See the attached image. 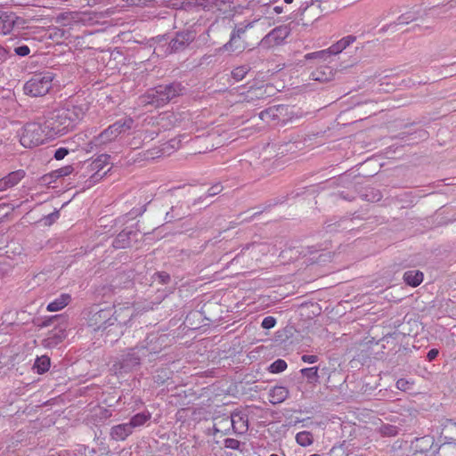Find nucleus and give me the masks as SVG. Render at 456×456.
I'll use <instances>...</instances> for the list:
<instances>
[{"instance_id": "1", "label": "nucleus", "mask_w": 456, "mask_h": 456, "mask_svg": "<svg viewBox=\"0 0 456 456\" xmlns=\"http://www.w3.org/2000/svg\"><path fill=\"white\" fill-rule=\"evenodd\" d=\"M170 343L167 334L152 332L140 341L135 346L126 348L113 364L119 372H130L142 364V361H153L156 356Z\"/></svg>"}, {"instance_id": "2", "label": "nucleus", "mask_w": 456, "mask_h": 456, "mask_svg": "<svg viewBox=\"0 0 456 456\" xmlns=\"http://www.w3.org/2000/svg\"><path fill=\"white\" fill-rule=\"evenodd\" d=\"M89 110L86 102L80 103H66L63 107L50 111L44 122L48 137L62 135L73 130L84 118Z\"/></svg>"}, {"instance_id": "3", "label": "nucleus", "mask_w": 456, "mask_h": 456, "mask_svg": "<svg viewBox=\"0 0 456 456\" xmlns=\"http://www.w3.org/2000/svg\"><path fill=\"white\" fill-rule=\"evenodd\" d=\"M121 312L114 310L112 307H107L103 309H98L93 307L87 315V324L94 331L106 332L109 335L113 331L114 329H121L126 322L120 319L121 313H126L129 319L132 317L131 309L125 308L120 309Z\"/></svg>"}, {"instance_id": "4", "label": "nucleus", "mask_w": 456, "mask_h": 456, "mask_svg": "<svg viewBox=\"0 0 456 456\" xmlns=\"http://www.w3.org/2000/svg\"><path fill=\"white\" fill-rule=\"evenodd\" d=\"M186 87L181 82H173L167 85H159L149 89L140 97V103L142 106L160 108L167 104L175 97L183 95Z\"/></svg>"}, {"instance_id": "5", "label": "nucleus", "mask_w": 456, "mask_h": 456, "mask_svg": "<svg viewBox=\"0 0 456 456\" xmlns=\"http://www.w3.org/2000/svg\"><path fill=\"white\" fill-rule=\"evenodd\" d=\"M53 78L54 75L50 71L33 75L31 78L24 84V94L31 97L45 95L53 86Z\"/></svg>"}, {"instance_id": "6", "label": "nucleus", "mask_w": 456, "mask_h": 456, "mask_svg": "<svg viewBox=\"0 0 456 456\" xmlns=\"http://www.w3.org/2000/svg\"><path fill=\"white\" fill-rule=\"evenodd\" d=\"M50 138L44 124L28 123L23 127L20 142L25 148H33L43 144L45 140Z\"/></svg>"}, {"instance_id": "7", "label": "nucleus", "mask_w": 456, "mask_h": 456, "mask_svg": "<svg viewBox=\"0 0 456 456\" xmlns=\"http://www.w3.org/2000/svg\"><path fill=\"white\" fill-rule=\"evenodd\" d=\"M134 125L132 118H124L118 119L112 125L104 129L98 136L94 137L97 144H105L114 141L118 135L128 132Z\"/></svg>"}, {"instance_id": "8", "label": "nucleus", "mask_w": 456, "mask_h": 456, "mask_svg": "<svg viewBox=\"0 0 456 456\" xmlns=\"http://www.w3.org/2000/svg\"><path fill=\"white\" fill-rule=\"evenodd\" d=\"M252 27L253 22H248L247 24L240 23L235 26L231 33L229 41L225 43L222 47L218 48L217 52H242L246 48L244 36L247 30Z\"/></svg>"}, {"instance_id": "9", "label": "nucleus", "mask_w": 456, "mask_h": 456, "mask_svg": "<svg viewBox=\"0 0 456 456\" xmlns=\"http://www.w3.org/2000/svg\"><path fill=\"white\" fill-rule=\"evenodd\" d=\"M355 40L356 37L354 36H346L342 39L338 40L337 43L330 45L328 49L307 53L305 56V58L306 60L317 58L326 60V58L330 55H337L340 53L343 50H345L347 46L353 44Z\"/></svg>"}, {"instance_id": "10", "label": "nucleus", "mask_w": 456, "mask_h": 456, "mask_svg": "<svg viewBox=\"0 0 456 456\" xmlns=\"http://www.w3.org/2000/svg\"><path fill=\"white\" fill-rule=\"evenodd\" d=\"M110 156L108 154H101L94 160L85 163L84 167L93 174L89 176V186L99 182L102 179L107 173L110 170L109 168L107 171L101 174V171L104 168V167L109 163Z\"/></svg>"}, {"instance_id": "11", "label": "nucleus", "mask_w": 456, "mask_h": 456, "mask_svg": "<svg viewBox=\"0 0 456 456\" xmlns=\"http://www.w3.org/2000/svg\"><path fill=\"white\" fill-rule=\"evenodd\" d=\"M196 38V31L186 29L177 32L169 44L168 48L171 53H178L184 50Z\"/></svg>"}, {"instance_id": "12", "label": "nucleus", "mask_w": 456, "mask_h": 456, "mask_svg": "<svg viewBox=\"0 0 456 456\" xmlns=\"http://www.w3.org/2000/svg\"><path fill=\"white\" fill-rule=\"evenodd\" d=\"M222 2L220 0H183L181 8L185 11H213L219 9Z\"/></svg>"}, {"instance_id": "13", "label": "nucleus", "mask_w": 456, "mask_h": 456, "mask_svg": "<svg viewBox=\"0 0 456 456\" xmlns=\"http://www.w3.org/2000/svg\"><path fill=\"white\" fill-rule=\"evenodd\" d=\"M23 24L24 20L14 12L0 11V33L9 34L15 27L21 28Z\"/></svg>"}, {"instance_id": "14", "label": "nucleus", "mask_w": 456, "mask_h": 456, "mask_svg": "<svg viewBox=\"0 0 456 456\" xmlns=\"http://www.w3.org/2000/svg\"><path fill=\"white\" fill-rule=\"evenodd\" d=\"M289 31L285 27H277L271 30L265 37L261 40L263 47L270 48L278 45L283 42L288 37Z\"/></svg>"}, {"instance_id": "15", "label": "nucleus", "mask_w": 456, "mask_h": 456, "mask_svg": "<svg viewBox=\"0 0 456 456\" xmlns=\"http://www.w3.org/2000/svg\"><path fill=\"white\" fill-rule=\"evenodd\" d=\"M139 230L131 228L123 229L114 239L112 246L117 248H126L131 246L132 240H137V233Z\"/></svg>"}, {"instance_id": "16", "label": "nucleus", "mask_w": 456, "mask_h": 456, "mask_svg": "<svg viewBox=\"0 0 456 456\" xmlns=\"http://www.w3.org/2000/svg\"><path fill=\"white\" fill-rule=\"evenodd\" d=\"M67 337L66 325L54 327L43 340V345L46 347H54L62 342Z\"/></svg>"}, {"instance_id": "17", "label": "nucleus", "mask_w": 456, "mask_h": 456, "mask_svg": "<svg viewBox=\"0 0 456 456\" xmlns=\"http://www.w3.org/2000/svg\"><path fill=\"white\" fill-rule=\"evenodd\" d=\"M435 446V438L432 436L416 437L411 443V448L415 453H427Z\"/></svg>"}, {"instance_id": "18", "label": "nucleus", "mask_w": 456, "mask_h": 456, "mask_svg": "<svg viewBox=\"0 0 456 456\" xmlns=\"http://www.w3.org/2000/svg\"><path fill=\"white\" fill-rule=\"evenodd\" d=\"M230 422L232 429L237 434H244L248 431V416L241 411H233L231 414L230 419H226Z\"/></svg>"}, {"instance_id": "19", "label": "nucleus", "mask_w": 456, "mask_h": 456, "mask_svg": "<svg viewBox=\"0 0 456 456\" xmlns=\"http://www.w3.org/2000/svg\"><path fill=\"white\" fill-rule=\"evenodd\" d=\"M132 433L133 431L126 422L113 426L110 428V436L114 441H125Z\"/></svg>"}, {"instance_id": "20", "label": "nucleus", "mask_w": 456, "mask_h": 456, "mask_svg": "<svg viewBox=\"0 0 456 456\" xmlns=\"http://www.w3.org/2000/svg\"><path fill=\"white\" fill-rule=\"evenodd\" d=\"M25 176V171L19 169L9 173L6 176L0 179V189L4 191L7 188L13 187Z\"/></svg>"}, {"instance_id": "21", "label": "nucleus", "mask_w": 456, "mask_h": 456, "mask_svg": "<svg viewBox=\"0 0 456 456\" xmlns=\"http://www.w3.org/2000/svg\"><path fill=\"white\" fill-rule=\"evenodd\" d=\"M335 71L327 65H321L311 73L313 80L319 82H328L334 78Z\"/></svg>"}, {"instance_id": "22", "label": "nucleus", "mask_w": 456, "mask_h": 456, "mask_svg": "<svg viewBox=\"0 0 456 456\" xmlns=\"http://www.w3.org/2000/svg\"><path fill=\"white\" fill-rule=\"evenodd\" d=\"M269 402L272 404H278L284 402L289 395V391L286 387L275 386L269 390Z\"/></svg>"}, {"instance_id": "23", "label": "nucleus", "mask_w": 456, "mask_h": 456, "mask_svg": "<svg viewBox=\"0 0 456 456\" xmlns=\"http://www.w3.org/2000/svg\"><path fill=\"white\" fill-rule=\"evenodd\" d=\"M286 110L284 105L272 106L259 113V118L265 121L270 122L273 120H280L281 115Z\"/></svg>"}, {"instance_id": "24", "label": "nucleus", "mask_w": 456, "mask_h": 456, "mask_svg": "<svg viewBox=\"0 0 456 456\" xmlns=\"http://www.w3.org/2000/svg\"><path fill=\"white\" fill-rule=\"evenodd\" d=\"M424 274L419 270H410L403 273V281L411 287H418L423 281Z\"/></svg>"}, {"instance_id": "25", "label": "nucleus", "mask_w": 456, "mask_h": 456, "mask_svg": "<svg viewBox=\"0 0 456 456\" xmlns=\"http://www.w3.org/2000/svg\"><path fill=\"white\" fill-rule=\"evenodd\" d=\"M151 201V196H145L142 204L140 208H133L125 216H120L116 220V223H125L126 216L129 218H135L136 216H142L146 211V206Z\"/></svg>"}, {"instance_id": "26", "label": "nucleus", "mask_w": 456, "mask_h": 456, "mask_svg": "<svg viewBox=\"0 0 456 456\" xmlns=\"http://www.w3.org/2000/svg\"><path fill=\"white\" fill-rule=\"evenodd\" d=\"M71 297L69 294H61L59 297L47 305L46 309L49 312H56L64 308L70 302Z\"/></svg>"}, {"instance_id": "27", "label": "nucleus", "mask_w": 456, "mask_h": 456, "mask_svg": "<svg viewBox=\"0 0 456 456\" xmlns=\"http://www.w3.org/2000/svg\"><path fill=\"white\" fill-rule=\"evenodd\" d=\"M151 418V414L149 411H142L134 415L127 424L130 426L132 431L134 428L143 426Z\"/></svg>"}, {"instance_id": "28", "label": "nucleus", "mask_w": 456, "mask_h": 456, "mask_svg": "<svg viewBox=\"0 0 456 456\" xmlns=\"http://www.w3.org/2000/svg\"><path fill=\"white\" fill-rule=\"evenodd\" d=\"M51 366V360L47 355H42L37 357L35 361L33 369L36 370L37 373H45Z\"/></svg>"}, {"instance_id": "29", "label": "nucleus", "mask_w": 456, "mask_h": 456, "mask_svg": "<svg viewBox=\"0 0 456 456\" xmlns=\"http://www.w3.org/2000/svg\"><path fill=\"white\" fill-rule=\"evenodd\" d=\"M267 96V88L264 86L250 89L248 92L245 101L248 102H253L256 100L264 99Z\"/></svg>"}, {"instance_id": "30", "label": "nucleus", "mask_w": 456, "mask_h": 456, "mask_svg": "<svg viewBox=\"0 0 456 456\" xmlns=\"http://www.w3.org/2000/svg\"><path fill=\"white\" fill-rule=\"evenodd\" d=\"M73 171H74L73 167L71 165H68V166L62 167L61 168H58L56 170H53L49 175H45L44 180L46 182L48 176L54 178V179L64 177V176L70 175Z\"/></svg>"}, {"instance_id": "31", "label": "nucleus", "mask_w": 456, "mask_h": 456, "mask_svg": "<svg viewBox=\"0 0 456 456\" xmlns=\"http://www.w3.org/2000/svg\"><path fill=\"white\" fill-rule=\"evenodd\" d=\"M296 442L303 447L311 445L314 443V436L309 431H301L296 435Z\"/></svg>"}, {"instance_id": "32", "label": "nucleus", "mask_w": 456, "mask_h": 456, "mask_svg": "<svg viewBox=\"0 0 456 456\" xmlns=\"http://www.w3.org/2000/svg\"><path fill=\"white\" fill-rule=\"evenodd\" d=\"M318 370H319V368L314 366V367L302 369L300 371H301L302 375L307 379L308 382L315 383L318 381V379H319Z\"/></svg>"}, {"instance_id": "33", "label": "nucleus", "mask_w": 456, "mask_h": 456, "mask_svg": "<svg viewBox=\"0 0 456 456\" xmlns=\"http://www.w3.org/2000/svg\"><path fill=\"white\" fill-rule=\"evenodd\" d=\"M224 187L220 183H217L214 185H212L207 191V193L201 197H200L198 200L194 201V205L201 201L202 200H205L208 197H213L217 194H219L223 191Z\"/></svg>"}, {"instance_id": "34", "label": "nucleus", "mask_w": 456, "mask_h": 456, "mask_svg": "<svg viewBox=\"0 0 456 456\" xmlns=\"http://www.w3.org/2000/svg\"><path fill=\"white\" fill-rule=\"evenodd\" d=\"M249 70H250V68L248 65L239 66V67H236L232 71V76L236 81H240L246 77V75L248 73Z\"/></svg>"}, {"instance_id": "35", "label": "nucleus", "mask_w": 456, "mask_h": 456, "mask_svg": "<svg viewBox=\"0 0 456 456\" xmlns=\"http://www.w3.org/2000/svg\"><path fill=\"white\" fill-rule=\"evenodd\" d=\"M287 362L282 359H277L268 368L271 373H281L287 369Z\"/></svg>"}, {"instance_id": "36", "label": "nucleus", "mask_w": 456, "mask_h": 456, "mask_svg": "<svg viewBox=\"0 0 456 456\" xmlns=\"http://www.w3.org/2000/svg\"><path fill=\"white\" fill-rule=\"evenodd\" d=\"M380 433L386 436H395L398 434V428L394 425H383L380 428Z\"/></svg>"}, {"instance_id": "37", "label": "nucleus", "mask_w": 456, "mask_h": 456, "mask_svg": "<svg viewBox=\"0 0 456 456\" xmlns=\"http://www.w3.org/2000/svg\"><path fill=\"white\" fill-rule=\"evenodd\" d=\"M412 385H413V382H411L408 379H399L395 384L396 388L401 391H407V390L411 389Z\"/></svg>"}, {"instance_id": "38", "label": "nucleus", "mask_w": 456, "mask_h": 456, "mask_svg": "<svg viewBox=\"0 0 456 456\" xmlns=\"http://www.w3.org/2000/svg\"><path fill=\"white\" fill-rule=\"evenodd\" d=\"M240 445H241V443L239 440H237V439L226 438L224 440V447L225 448L241 451Z\"/></svg>"}, {"instance_id": "39", "label": "nucleus", "mask_w": 456, "mask_h": 456, "mask_svg": "<svg viewBox=\"0 0 456 456\" xmlns=\"http://www.w3.org/2000/svg\"><path fill=\"white\" fill-rule=\"evenodd\" d=\"M155 281L161 284H167L171 281L170 275L166 272H158L154 275Z\"/></svg>"}, {"instance_id": "40", "label": "nucleus", "mask_w": 456, "mask_h": 456, "mask_svg": "<svg viewBox=\"0 0 456 456\" xmlns=\"http://www.w3.org/2000/svg\"><path fill=\"white\" fill-rule=\"evenodd\" d=\"M296 2L299 4L297 15L303 16L307 9L313 6V4H309L307 1L296 0Z\"/></svg>"}, {"instance_id": "41", "label": "nucleus", "mask_w": 456, "mask_h": 456, "mask_svg": "<svg viewBox=\"0 0 456 456\" xmlns=\"http://www.w3.org/2000/svg\"><path fill=\"white\" fill-rule=\"evenodd\" d=\"M275 324L276 319L273 316H267L264 318V320L262 321L261 326L265 330H269L273 328Z\"/></svg>"}, {"instance_id": "42", "label": "nucleus", "mask_w": 456, "mask_h": 456, "mask_svg": "<svg viewBox=\"0 0 456 456\" xmlns=\"http://www.w3.org/2000/svg\"><path fill=\"white\" fill-rule=\"evenodd\" d=\"M13 51H14L15 54H17V55H19L20 57L28 56L30 53V49L26 45H22L17 46V47L14 48Z\"/></svg>"}, {"instance_id": "43", "label": "nucleus", "mask_w": 456, "mask_h": 456, "mask_svg": "<svg viewBox=\"0 0 456 456\" xmlns=\"http://www.w3.org/2000/svg\"><path fill=\"white\" fill-rule=\"evenodd\" d=\"M60 216V213L58 210L53 211V213L45 216L44 217L45 224L51 225L53 223H54Z\"/></svg>"}, {"instance_id": "44", "label": "nucleus", "mask_w": 456, "mask_h": 456, "mask_svg": "<svg viewBox=\"0 0 456 456\" xmlns=\"http://www.w3.org/2000/svg\"><path fill=\"white\" fill-rule=\"evenodd\" d=\"M69 154V150L66 149V148H59L55 151L54 152V159H57V160H61L63 159L67 155Z\"/></svg>"}, {"instance_id": "45", "label": "nucleus", "mask_w": 456, "mask_h": 456, "mask_svg": "<svg viewBox=\"0 0 456 456\" xmlns=\"http://www.w3.org/2000/svg\"><path fill=\"white\" fill-rule=\"evenodd\" d=\"M302 361L306 363H315L318 361V356L315 354H304L301 357Z\"/></svg>"}, {"instance_id": "46", "label": "nucleus", "mask_w": 456, "mask_h": 456, "mask_svg": "<svg viewBox=\"0 0 456 456\" xmlns=\"http://www.w3.org/2000/svg\"><path fill=\"white\" fill-rule=\"evenodd\" d=\"M414 18L411 16H407L406 14H403L398 17L397 24H408L410 21L413 20Z\"/></svg>"}, {"instance_id": "47", "label": "nucleus", "mask_w": 456, "mask_h": 456, "mask_svg": "<svg viewBox=\"0 0 456 456\" xmlns=\"http://www.w3.org/2000/svg\"><path fill=\"white\" fill-rule=\"evenodd\" d=\"M438 353H439V352H438V350H437V349L433 348V349H431V350H429V351H428V354H427V357H428V359L429 361H433V360H435V359L437 357Z\"/></svg>"}, {"instance_id": "48", "label": "nucleus", "mask_w": 456, "mask_h": 456, "mask_svg": "<svg viewBox=\"0 0 456 456\" xmlns=\"http://www.w3.org/2000/svg\"><path fill=\"white\" fill-rule=\"evenodd\" d=\"M173 208L171 209L170 212H167L166 214V216H165V220L167 223H170L172 222L173 220L176 219V217L173 215ZM180 217H177V219H179Z\"/></svg>"}, {"instance_id": "49", "label": "nucleus", "mask_w": 456, "mask_h": 456, "mask_svg": "<svg viewBox=\"0 0 456 456\" xmlns=\"http://www.w3.org/2000/svg\"><path fill=\"white\" fill-rule=\"evenodd\" d=\"M58 317H59L58 315H55V316L50 318L49 320L44 322L42 326L43 327L49 326L51 324L52 321L54 320V319H57Z\"/></svg>"}, {"instance_id": "50", "label": "nucleus", "mask_w": 456, "mask_h": 456, "mask_svg": "<svg viewBox=\"0 0 456 456\" xmlns=\"http://www.w3.org/2000/svg\"><path fill=\"white\" fill-rule=\"evenodd\" d=\"M444 428L452 427L453 428H456V424L453 423L451 419H446Z\"/></svg>"}, {"instance_id": "51", "label": "nucleus", "mask_w": 456, "mask_h": 456, "mask_svg": "<svg viewBox=\"0 0 456 456\" xmlns=\"http://www.w3.org/2000/svg\"><path fill=\"white\" fill-rule=\"evenodd\" d=\"M273 11L276 14H280L283 12V8L281 6L276 5L273 7Z\"/></svg>"}, {"instance_id": "52", "label": "nucleus", "mask_w": 456, "mask_h": 456, "mask_svg": "<svg viewBox=\"0 0 456 456\" xmlns=\"http://www.w3.org/2000/svg\"><path fill=\"white\" fill-rule=\"evenodd\" d=\"M5 52L4 48L0 47V61H3L4 60Z\"/></svg>"}, {"instance_id": "53", "label": "nucleus", "mask_w": 456, "mask_h": 456, "mask_svg": "<svg viewBox=\"0 0 456 456\" xmlns=\"http://www.w3.org/2000/svg\"><path fill=\"white\" fill-rule=\"evenodd\" d=\"M123 328V326L121 327ZM118 330V333H117V336H119V334H122V329L119 330V328H116L113 330Z\"/></svg>"}, {"instance_id": "54", "label": "nucleus", "mask_w": 456, "mask_h": 456, "mask_svg": "<svg viewBox=\"0 0 456 456\" xmlns=\"http://www.w3.org/2000/svg\"><path fill=\"white\" fill-rule=\"evenodd\" d=\"M293 2H296V0H284L286 4H292Z\"/></svg>"}, {"instance_id": "55", "label": "nucleus", "mask_w": 456, "mask_h": 456, "mask_svg": "<svg viewBox=\"0 0 456 456\" xmlns=\"http://www.w3.org/2000/svg\"><path fill=\"white\" fill-rule=\"evenodd\" d=\"M440 448H441V447H439V448H436H436H435V450L433 451V453L437 452H438V450H439Z\"/></svg>"}, {"instance_id": "56", "label": "nucleus", "mask_w": 456, "mask_h": 456, "mask_svg": "<svg viewBox=\"0 0 456 456\" xmlns=\"http://www.w3.org/2000/svg\"><path fill=\"white\" fill-rule=\"evenodd\" d=\"M262 211H258V212H255V214L252 216H256V215H258L259 213H261Z\"/></svg>"}, {"instance_id": "57", "label": "nucleus", "mask_w": 456, "mask_h": 456, "mask_svg": "<svg viewBox=\"0 0 456 456\" xmlns=\"http://www.w3.org/2000/svg\"><path fill=\"white\" fill-rule=\"evenodd\" d=\"M318 249L317 248H314L313 250L310 251V253H313V252H317Z\"/></svg>"}, {"instance_id": "58", "label": "nucleus", "mask_w": 456, "mask_h": 456, "mask_svg": "<svg viewBox=\"0 0 456 456\" xmlns=\"http://www.w3.org/2000/svg\"><path fill=\"white\" fill-rule=\"evenodd\" d=\"M86 175H85V174L79 175V177H86Z\"/></svg>"}, {"instance_id": "59", "label": "nucleus", "mask_w": 456, "mask_h": 456, "mask_svg": "<svg viewBox=\"0 0 456 456\" xmlns=\"http://www.w3.org/2000/svg\"><path fill=\"white\" fill-rule=\"evenodd\" d=\"M270 456H279L278 454L273 453Z\"/></svg>"}, {"instance_id": "60", "label": "nucleus", "mask_w": 456, "mask_h": 456, "mask_svg": "<svg viewBox=\"0 0 456 456\" xmlns=\"http://www.w3.org/2000/svg\"><path fill=\"white\" fill-rule=\"evenodd\" d=\"M447 444V443L443 444V445H442L441 447H442V448H444V447L445 446V444Z\"/></svg>"}, {"instance_id": "61", "label": "nucleus", "mask_w": 456, "mask_h": 456, "mask_svg": "<svg viewBox=\"0 0 456 456\" xmlns=\"http://www.w3.org/2000/svg\"><path fill=\"white\" fill-rule=\"evenodd\" d=\"M91 452H92V453H95V450H94V449H93V450L91 451Z\"/></svg>"}, {"instance_id": "62", "label": "nucleus", "mask_w": 456, "mask_h": 456, "mask_svg": "<svg viewBox=\"0 0 456 456\" xmlns=\"http://www.w3.org/2000/svg\"><path fill=\"white\" fill-rule=\"evenodd\" d=\"M142 198V195H140V196H139V199L141 200Z\"/></svg>"}, {"instance_id": "63", "label": "nucleus", "mask_w": 456, "mask_h": 456, "mask_svg": "<svg viewBox=\"0 0 456 456\" xmlns=\"http://www.w3.org/2000/svg\"><path fill=\"white\" fill-rule=\"evenodd\" d=\"M47 456H53V455H47Z\"/></svg>"}]
</instances>
